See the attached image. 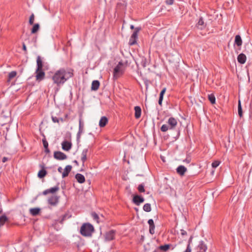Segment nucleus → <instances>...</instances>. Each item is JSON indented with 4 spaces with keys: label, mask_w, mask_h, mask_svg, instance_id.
<instances>
[{
    "label": "nucleus",
    "mask_w": 252,
    "mask_h": 252,
    "mask_svg": "<svg viewBox=\"0 0 252 252\" xmlns=\"http://www.w3.org/2000/svg\"><path fill=\"white\" fill-rule=\"evenodd\" d=\"M73 76V70L71 68H62L56 71L52 77L54 84L60 87Z\"/></svg>",
    "instance_id": "obj_1"
},
{
    "label": "nucleus",
    "mask_w": 252,
    "mask_h": 252,
    "mask_svg": "<svg viewBox=\"0 0 252 252\" xmlns=\"http://www.w3.org/2000/svg\"><path fill=\"white\" fill-rule=\"evenodd\" d=\"M94 231V227L89 223H84L80 228V233L85 237H90Z\"/></svg>",
    "instance_id": "obj_2"
},
{
    "label": "nucleus",
    "mask_w": 252,
    "mask_h": 252,
    "mask_svg": "<svg viewBox=\"0 0 252 252\" xmlns=\"http://www.w3.org/2000/svg\"><path fill=\"white\" fill-rule=\"evenodd\" d=\"M124 71L123 63L120 62L114 69V77L116 79L118 78L121 75L123 74Z\"/></svg>",
    "instance_id": "obj_3"
},
{
    "label": "nucleus",
    "mask_w": 252,
    "mask_h": 252,
    "mask_svg": "<svg viewBox=\"0 0 252 252\" xmlns=\"http://www.w3.org/2000/svg\"><path fill=\"white\" fill-rule=\"evenodd\" d=\"M116 231L111 230L105 233V239L106 241H110L113 240L115 238Z\"/></svg>",
    "instance_id": "obj_4"
},
{
    "label": "nucleus",
    "mask_w": 252,
    "mask_h": 252,
    "mask_svg": "<svg viewBox=\"0 0 252 252\" xmlns=\"http://www.w3.org/2000/svg\"><path fill=\"white\" fill-rule=\"evenodd\" d=\"M54 157L58 160H64L67 158V156L63 153L60 151H56L54 153Z\"/></svg>",
    "instance_id": "obj_5"
},
{
    "label": "nucleus",
    "mask_w": 252,
    "mask_h": 252,
    "mask_svg": "<svg viewBox=\"0 0 252 252\" xmlns=\"http://www.w3.org/2000/svg\"><path fill=\"white\" fill-rule=\"evenodd\" d=\"M167 123L169 126V129H173L177 125V121L173 117H170L168 120Z\"/></svg>",
    "instance_id": "obj_6"
},
{
    "label": "nucleus",
    "mask_w": 252,
    "mask_h": 252,
    "mask_svg": "<svg viewBox=\"0 0 252 252\" xmlns=\"http://www.w3.org/2000/svg\"><path fill=\"white\" fill-rule=\"evenodd\" d=\"M36 81L40 82L43 80L45 78V72L42 70V69L37 71V69L36 70Z\"/></svg>",
    "instance_id": "obj_7"
},
{
    "label": "nucleus",
    "mask_w": 252,
    "mask_h": 252,
    "mask_svg": "<svg viewBox=\"0 0 252 252\" xmlns=\"http://www.w3.org/2000/svg\"><path fill=\"white\" fill-rule=\"evenodd\" d=\"M84 129V123L82 121L81 117L79 118V130L77 134V139H79L81 136V134L83 132Z\"/></svg>",
    "instance_id": "obj_8"
},
{
    "label": "nucleus",
    "mask_w": 252,
    "mask_h": 252,
    "mask_svg": "<svg viewBox=\"0 0 252 252\" xmlns=\"http://www.w3.org/2000/svg\"><path fill=\"white\" fill-rule=\"evenodd\" d=\"M62 149L66 151H68L71 149L72 144L70 142L67 141H64L62 143Z\"/></svg>",
    "instance_id": "obj_9"
},
{
    "label": "nucleus",
    "mask_w": 252,
    "mask_h": 252,
    "mask_svg": "<svg viewBox=\"0 0 252 252\" xmlns=\"http://www.w3.org/2000/svg\"><path fill=\"white\" fill-rule=\"evenodd\" d=\"M144 201V199L143 197L139 196L138 195H136L134 196L133 198V202L136 205H139L140 203L143 202Z\"/></svg>",
    "instance_id": "obj_10"
},
{
    "label": "nucleus",
    "mask_w": 252,
    "mask_h": 252,
    "mask_svg": "<svg viewBox=\"0 0 252 252\" xmlns=\"http://www.w3.org/2000/svg\"><path fill=\"white\" fill-rule=\"evenodd\" d=\"M187 171V168L183 165H180L176 169L177 173L181 176H184Z\"/></svg>",
    "instance_id": "obj_11"
},
{
    "label": "nucleus",
    "mask_w": 252,
    "mask_h": 252,
    "mask_svg": "<svg viewBox=\"0 0 252 252\" xmlns=\"http://www.w3.org/2000/svg\"><path fill=\"white\" fill-rule=\"evenodd\" d=\"M59 201V198L57 196H52L48 200V203L52 206L56 205Z\"/></svg>",
    "instance_id": "obj_12"
},
{
    "label": "nucleus",
    "mask_w": 252,
    "mask_h": 252,
    "mask_svg": "<svg viewBox=\"0 0 252 252\" xmlns=\"http://www.w3.org/2000/svg\"><path fill=\"white\" fill-rule=\"evenodd\" d=\"M59 190V187L57 186L54 187L53 188H51L49 189L45 190L43 192V194L47 195V194H48L49 193H53L58 191Z\"/></svg>",
    "instance_id": "obj_13"
},
{
    "label": "nucleus",
    "mask_w": 252,
    "mask_h": 252,
    "mask_svg": "<svg viewBox=\"0 0 252 252\" xmlns=\"http://www.w3.org/2000/svg\"><path fill=\"white\" fill-rule=\"evenodd\" d=\"M148 224L149 225V232L151 234H153L155 233V224L154 220L152 219L149 220Z\"/></svg>",
    "instance_id": "obj_14"
},
{
    "label": "nucleus",
    "mask_w": 252,
    "mask_h": 252,
    "mask_svg": "<svg viewBox=\"0 0 252 252\" xmlns=\"http://www.w3.org/2000/svg\"><path fill=\"white\" fill-rule=\"evenodd\" d=\"M88 152V149H84L82 152L81 153V159L83 162V165H84V163L87 160V155Z\"/></svg>",
    "instance_id": "obj_15"
},
{
    "label": "nucleus",
    "mask_w": 252,
    "mask_h": 252,
    "mask_svg": "<svg viewBox=\"0 0 252 252\" xmlns=\"http://www.w3.org/2000/svg\"><path fill=\"white\" fill-rule=\"evenodd\" d=\"M197 27L200 30L204 29L206 27V24H205L202 17H200L198 21L197 25Z\"/></svg>",
    "instance_id": "obj_16"
},
{
    "label": "nucleus",
    "mask_w": 252,
    "mask_h": 252,
    "mask_svg": "<svg viewBox=\"0 0 252 252\" xmlns=\"http://www.w3.org/2000/svg\"><path fill=\"white\" fill-rule=\"evenodd\" d=\"M237 60L240 63L244 64L246 61V55L243 53H241L238 56Z\"/></svg>",
    "instance_id": "obj_17"
},
{
    "label": "nucleus",
    "mask_w": 252,
    "mask_h": 252,
    "mask_svg": "<svg viewBox=\"0 0 252 252\" xmlns=\"http://www.w3.org/2000/svg\"><path fill=\"white\" fill-rule=\"evenodd\" d=\"M37 63V71L42 69L43 68V62L41 59V58L38 56L37 57L36 59Z\"/></svg>",
    "instance_id": "obj_18"
},
{
    "label": "nucleus",
    "mask_w": 252,
    "mask_h": 252,
    "mask_svg": "<svg viewBox=\"0 0 252 252\" xmlns=\"http://www.w3.org/2000/svg\"><path fill=\"white\" fill-rule=\"evenodd\" d=\"M135 114L134 116L136 119H139L141 117V109L140 106H136L134 107Z\"/></svg>",
    "instance_id": "obj_19"
},
{
    "label": "nucleus",
    "mask_w": 252,
    "mask_h": 252,
    "mask_svg": "<svg viewBox=\"0 0 252 252\" xmlns=\"http://www.w3.org/2000/svg\"><path fill=\"white\" fill-rule=\"evenodd\" d=\"M72 169V166L70 165L66 166L64 171L62 174V177L64 178L68 175L69 173L70 172Z\"/></svg>",
    "instance_id": "obj_20"
},
{
    "label": "nucleus",
    "mask_w": 252,
    "mask_h": 252,
    "mask_svg": "<svg viewBox=\"0 0 252 252\" xmlns=\"http://www.w3.org/2000/svg\"><path fill=\"white\" fill-rule=\"evenodd\" d=\"M40 209L39 208H33L30 209V213L32 216H36L39 214Z\"/></svg>",
    "instance_id": "obj_21"
},
{
    "label": "nucleus",
    "mask_w": 252,
    "mask_h": 252,
    "mask_svg": "<svg viewBox=\"0 0 252 252\" xmlns=\"http://www.w3.org/2000/svg\"><path fill=\"white\" fill-rule=\"evenodd\" d=\"M100 85L99 82L98 80H94L92 83L91 89L93 91H96L98 89Z\"/></svg>",
    "instance_id": "obj_22"
},
{
    "label": "nucleus",
    "mask_w": 252,
    "mask_h": 252,
    "mask_svg": "<svg viewBox=\"0 0 252 252\" xmlns=\"http://www.w3.org/2000/svg\"><path fill=\"white\" fill-rule=\"evenodd\" d=\"M108 123V119L105 117H102L99 122V126L100 127H102L106 126Z\"/></svg>",
    "instance_id": "obj_23"
},
{
    "label": "nucleus",
    "mask_w": 252,
    "mask_h": 252,
    "mask_svg": "<svg viewBox=\"0 0 252 252\" xmlns=\"http://www.w3.org/2000/svg\"><path fill=\"white\" fill-rule=\"evenodd\" d=\"M75 178L76 179L78 182L81 184L83 183L85 181V177L83 175L79 173H77L75 175Z\"/></svg>",
    "instance_id": "obj_24"
},
{
    "label": "nucleus",
    "mask_w": 252,
    "mask_h": 252,
    "mask_svg": "<svg viewBox=\"0 0 252 252\" xmlns=\"http://www.w3.org/2000/svg\"><path fill=\"white\" fill-rule=\"evenodd\" d=\"M198 247L199 248V250L201 251V252H205L207 250V246L202 241L200 242L199 245H198Z\"/></svg>",
    "instance_id": "obj_25"
},
{
    "label": "nucleus",
    "mask_w": 252,
    "mask_h": 252,
    "mask_svg": "<svg viewBox=\"0 0 252 252\" xmlns=\"http://www.w3.org/2000/svg\"><path fill=\"white\" fill-rule=\"evenodd\" d=\"M235 44L238 46H241L242 44V40L239 35H236L235 37Z\"/></svg>",
    "instance_id": "obj_26"
},
{
    "label": "nucleus",
    "mask_w": 252,
    "mask_h": 252,
    "mask_svg": "<svg viewBox=\"0 0 252 252\" xmlns=\"http://www.w3.org/2000/svg\"><path fill=\"white\" fill-rule=\"evenodd\" d=\"M42 167H43V168L38 172V175H37L38 177L40 179L44 177L47 174V171L44 168L43 166Z\"/></svg>",
    "instance_id": "obj_27"
},
{
    "label": "nucleus",
    "mask_w": 252,
    "mask_h": 252,
    "mask_svg": "<svg viewBox=\"0 0 252 252\" xmlns=\"http://www.w3.org/2000/svg\"><path fill=\"white\" fill-rule=\"evenodd\" d=\"M141 30V27H138L135 28V31H134V32L132 34L131 37L132 38H136V39H137L138 38V33Z\"/></svg>",
    "instance_id": "obj_28"
},
{
    "label": "nucleus",
    "mask_w": 252,
    "mask_h": 252,
    "mask_svg": "<svg viewBox=\"0 0 252 252\" xmlns=\"http://www.w3.org/2000/svg\"><path fill=\"white\" fill-rule=\"evenodd\" d=\"M17 75V72L16 71H12L8 74V82H10L11 79L14 78Z\"/></svg>",
    "instance_id": "obj_29"
},
{
    "label": "nucleus",
    "mask_w": 252,
    "mask_h": 252,
    "mask_svg": "<svg viewBox=\"0 0 252 252\" xmlns=\"http://www.w3.org/2000/svg\"><path fill=\"white\" fill-rule=\"evenodd\" d=\"M39 29V24H35L33 25L31 30V33L33 34L36 33Z\"/></svg>",
    "instance_id": "obj_30"
},
{
    "label": "nucleus",
    "mask_w": 252,
    "mask_h": 252,
    "mask_svg": "<svg viewBox=\"0 0 252 252\" xmlns=\"http://www.w3.org/2000/svg\"><path fill=\"white\" fill-rule=\"evenodd\" d=\"M7 220V218L5 216L0 217V227L3 225L5 222Z\"/></svg>",
    "instance_id": "obj_31"
},
{
    "label": "nucleus",
    "mask_w": 252,
    "mask_h": 252,
    "mask_svg": "<svg viewBox=\"0 0 252 252\" xmlns=\"http://www.w3.org/2000/svg\"><path fill=\"white\" fill-rule=\"evenodd\" d=\"M170 245L166 244L164 245L160 246L159 247L158 249L161 251L166 252L170 248Z\"/></svg>",
    "instance_id": "obj_32"
},
{
    "label": "nucleus",
    "mask_w": 252,
    "mask_h": 252,
    "mask_svg": "<svg viewBox=\"0 0 252 252\" xmlns=\"http://www.w3.org/2000/svg\"><path fill=\"white\" fill-rule=\"evenodd\" d=\"M208 99L212 104H215L216 103V98L214 94H210L208 96Z\"/></svg>",
    "instance_id": "obj_33"
},
{
    "label": "nucleus",
    "mask_w": 252,
    "mask_h": 252,
    "mask_svg": "<svg viewBox=\"0 0 252 252\" xmlns=\"http://www.w3.org/2000/svg\"><path fill=\"white\" fill-rule=\"evenodd\" d=\"M143 210L147 212H149L151 211V204L150 203H146L143 206Z\"/></svg>",
    "instance_id": "obj_34"
},
{
    "label": "nucleus",
    "mask_w": 252,
    "mask_h": 252,
    "mask_svg": "<svg viewBox=\"0 0 252 252\" xmlns=\"http://www.w3.org/2000/svg\"><path fill=\"white\" fill-rule=\"evenodd\" d=\"M238 114H239V116L240 117H241L243 115V112H242V108L241 107V102H240V100L239 101V102H238Z\"/></svg>",
    "instance_id": "obj_35"
},
{
    "label": "nucleus",
    "mask_w": 252,
    "mask_h": 252,
    "mask_svg": "<svg viewBox=\"0 0 252 252\" xmlns=\"http://www.w3.org/2000/svg\"><path fill=\"white\" fill-rule=\"evenodd\" d=\"M92 217H93V219L94 220H95L97 223H98L99 217L95 212H93L92 213Z\"/></svg>",
    "instance_id": "obj_36"
},
{
    "label": "nucleus",
    "mask_w": 252,
    "mask_h": 252,
    "mask_svg": "<svg viewBox=\"0 0 252 252\" xmlns=\"http://www.w3.org/2000/svg\"><path fill=\"white\" fill-rule=\"evenodd\" d=\"M168 129H169V126L167 125H163L160 128V130L162 132H166Z\"/></svg>",
    "instance_id": "obj_37"
},
{
    "label": "nucleus",
    "mask_w": 252,
    "mask_h": 252,
    "mask_svg": "<svg viewBox=\"0 0 252 252\" xmlns=\"http://www.w3.org/2000/svg\"><path fill=\"white\" fill-rule=\"evenodd\" d=\"M137 39L136 38H132L131 37H130L129 40V44L130 45H133L136 43L137 42Z\"/></svg>",
    "instance_id": "obj_38"
},
{
    "label": "nucleus",
    "mask_w": 252,
    "mask_h": 252,
    "mask_svg": "<svg viewBox=\"0 0 252 252\" xmlns=\"http://www.w3.org/2000/svg\"><path fill=\"white\" fill-rule=\"evenodd\" d=\"M34 15L33 13H32L31 14V15L30 16V19H29V24L32 25H33V22H34Z\"/></svg>",
    "instance_id": "obj_39"
},
{
    "label": "nucleus",
    "mask_w": 252,
    "mask_h": 252,
    "mask_svg": "<svg viewBox=\"0 0 252 252\" xmlns=\"http://www.w3.org/2000/svg\"><path fill=\"white\" fill-rule=\"evenodd\" d=\"M220 162L219 161L216 160V161H214L212 163V166L213 168H216V167H217L220 165Z\"/></svg>",
    "instance_id": "obj_40"
},
{
    "label": "nucleus",
    "mask_w": 252,
    "mask_h": 252,
    "mask_svg": "<svg viewBox=\"0 0 252 252\" xmlns=\"http://www.w3.org/2000/svg\"><path fill=\"white\" fill-rule=\"evenodd\" d=\"M138 189L139 192H144L145 191V189H144L143 185H142V184L139 185L138 187Z\"/></svg>",
    "instance_id": "obj_41"
},
{
    "label": "nucleus",
    "mask_w": 252,
    "mask_h": 252,
    "mask_svg": "<svg viewBox=\"0 0 252 252\" xmlns=\"http://www.w3.org/2000/svg\"><path fill=\"white\" fill-rule=\"evenodd\" d=\"M166 88H164L160 92V94H159V97H162L163 98V95L166 92Z\"/></svg>",
    "instance_id": "obj_42"
},
{
    "label": "nucleus",
    "mask_w": 252,
    "mask_h": 252,
    "mask_svg": "<svg viewBox=\"0 0 252 252\" xmlns=\"http://www.w3.org/2000/svg\"><path fill=\"white\" fill-rule=\"evenodd\" d=\"M52 120L54 123H59L60 120L56 117L52 116Z\"/></svg>",
    "instance_id": "obj_43"
},
{
    "label": "nucleus",
    "mask_w": 252,
    "mask_h": 252,
    "mask_svg": "<svg viewBox=\"0 0 252 252\" xmlns=\"http://www.w3.org/2000/svg\"><path fill=\"white\" fill-rule=\"evenodd\" d=\"M141 64L143 67H145L147 65V61L146 59H142L141 61Z\"/></svg>",
    "instance_id": "obj_44"
},
{
    "label": "nucleus",
    "mask_w": 252,
    "mask_h": 252,
    "mask_svg": "<svg viewBox=\"0 0 252 252\" xmlns=\"http://www.w3.org/2000/svg\"><path fill=\"white\" fill-rule=\"evenodd\" d=\"M174 0H166L165 3L167 5H172L173 4Z\"/></svg>",
    "instance_id": "obj_45"
},
{
    "label": "nucleus",
    "mask_w": 252,
    "mask_h": 252,
    "mask_svg": "<svg viewBox=\"0 0 252 252\" xmlns=\"http://www.w3.org/2000/svg\"><path fill=\"white\" fill-rule=\"evenodd\" d=\"M42 143H43V145L44 148L48 147V143L47 141L45 139H43L42 140Z\"/></svg>",
    "instance_id": "obj_46"
},
{
    "label": "nucleus",
    "mask_w": 252,
    "mask_h": 252,
    "mask_svg": "<svg viewBox=\"0 0 252 252\" xmlns=\"http://www.w3.org/2000/svg\"><path fill=\"white\" fill-rule=\"evenodd\" d=\"M67 217V215L65 214L63 216L62 219L60 220L61 223H63V221L66 219V218Z\"/></svg>",
    "instance_id": "obj_47"
},
{
    "label": "nucleus",
    "mask_w": 252,
    "mask_h": 252,
    "mask_svg": "<svg viewBox=\"0 0 252 252\" xmlns=\"http://www.w3.org/2000/svg\"><path fill=\"white\" fill-rule=\"evenodd\" d=\"M192 239V236H190V237L189 238V240L188 245L187 247H189V246L190 247V244L191 243Z\"/></svg>",
    "instance_id": "obj_48"
},
{
    "label": "nucleus",
    "mask_w": 252,
    "mask_h": 252,
    "mask_svg": "<svg viewBox=\"0 0 252 252\" xmlns=\"http://www.w3.org/2000/svg\"><path fill=\"white\" fill-rule=\"evenodd\" d=\"M162 100H163V98L159 97V100H158V104L160 106H161V105H162Z\"/></svg>",
    "instance_id": "obj_49"
},
{
    "label": "nucleus",
    "mask_w": 252,
    "mask_h": 252,
    "mask_svg": "<svg viewBox=\"0 0 252 252\" xmlns=\"http://www.w3.org/2000/svg\"><path fill=\"white\" fill-rule=\"evenodd\" d=\"M23 49L24 51H25V52H27V48H26V46L25 45V44L24 43H23Z\"/></svg>",
    "instance_id": "obj_50"
},
{
    "label": "nucleus",
    "mask_w": 252,
    "mask_h": 252,
    "mask_svg": "<svg viewBox=\"0 0 252 252\" xmlns=\"http://www.w3.org/2000/svg\"><path fill=\"white\" fill-rule=\"evenodd\" d=\"M181 234L182 235H187V232L184 230H181Z\"/></svg>",
    "instance_id": "obj_51"
},
{
    "label": "nucleus",
    "mask_w": 252,
    "mask_h": 252,
    "mask_svg": "<svg viewBox=\"0 0 252 252\" xmlns=\"http://www.w3.org/2000/svg\"><path fill=\"white\" fill-rule=\"evenodd\" d=\"M8 160V158L6 157H3L2 159V162L4 163Z\"/></svg>",
    "instance_id": "obj_52"
},
{
    "label": "nucleus",
    "mask_w": 252,
    "mask_h": 252,
    "mask_svg": "<svg viewBox=\"0 0 252 252\" xmlns=\"http://www.w3.org/2000/svg\"><path fill=\"white\" fill-rule=\"evenodd\" d=\"M184 161H185L188 163H189L190 161V159L186 158L185 160H184Z\"/></svg>",
    "instance_id": "obj_53"
},
{
    "label": "nucleus",
    "mask_w": 252,
    "mask_h": 252,
    "mask_svg": "<svg viewBox=\"0 0 252 252\" xmlns=\"http://www.w3.org/2000/svg\"><path fill=\"white\" fill-rule=\"evenodd\" d=\"M45 151L47 153H49L50 152V150H49V149H48V147L45 148Z\"/></svg>",
    "instance_id": "obj_54"
},
{
    "label": "nucleus",
    "mask_w": 252,
    "mask_h": 252,
    "mask_svg": "<svg viewBox=\"0 0 252 252\" xmlns=\"http://www.w3.org/2000/svg\"><path fill=\"white\" fill-rule=\"evenodd\" d=\"M58 170L59 172H62V170H63V169L61 167H59L58 169Z\"/></svg>",
    "instance_id": "obj_55"
},
{
    "label": "nucleus",
    "mask_w": 252,
    "mask_h": 252,
    "mask_svg": "<svg viewBox=\"0 0 252 252\" xmlns=\"http://www.w3.org/2000/svg\"><path fill=\"white\" fill-rule=\"evenodd\" d=\"M130 29H131V30H133V29H134V30H135V28H134V26H133V25H130Z\"/></svg>",
    "instance_id": "obj_56"
},
{
    "label": "nucleus",
    "mask_w": 252,
    "mask_h": 252,
    "mask_svg": "<svg viewBox=\"0 0 252 252\" xmlns=\"http://www.w3.org/2000/svg\"><path fill=\"white\" fill-rule=\"evenodd\" d=\"M77 165H78V162L77 160H75L74 161H73Z\"/></svg>",
    "instance_id": "obj_57"
},
{
    "label": "nucleus",
    "mask_w": 252,
    "mask_h": 252,
    "mask_svg": "<svg viewBox=\"0 0 252 252\" xmlns=\"http://www.w3.org/2000/svg\"><path fill=\"white\" fill-rule=\"evenodd\" d=\"M60 121H61L62 122H63V118H61L60 119H59Z\"/></svg>",
    "instance_id": "obj_58"
},
{
    "label": "nucleus",
    "mask_w": 252,
    "mask_h": 252,
    "mask_svg": "<svg viewBox=\"0 0 252 252\" xmlns=\"http://www.w3.org/2000/svg\"><path fill=\"white\" fill-rule=\"evenodd\" d=\"M153 252H158L156 250H155Z\"/></svg>",
    "instance_id": "obj_59"
},
{
    "label": "nucleus",
    "mask_w": 252,
    "mask_h": 252,
    "mask_svg": "<svg viewBox=\"0 0 252 252\" xmlns=\"http://www.w3.org/2000/svg\"><path fill=\"white\" fill-rule=\"evenodd\" d=\"M1 210H0V213H1Z\"/></svg>",
    "instance_id": "obj_60"
}]
</instances>
